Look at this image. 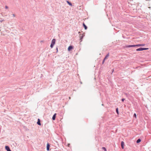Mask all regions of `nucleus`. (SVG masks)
I'll use <instances>...</instances> for the list:
<instances>
[{"label": "nucleus", "mask_w": 151, "mask_h": 151, "mask_svg": "<svg viewBox=\"0 0 151 151\" xmlns=\"http://www.w3.org/2000/svg\"><path fill=\"white\" fill-rule=\"evenodd\" d=\"M125 100V99H122V101H124Z\"/></svg>", "instance_id": "nucleus-18"}, {"label": "nucleus", "mask_w": 151, "mask_h": 151, "mask_svg": "<svg viewBox=\"0 0 151 151\" xmlns=\"http://www.w3.org/2000/svg\"><path fill=\"white\" fill-rule=\"evenodd\" d=\"M136 45H129L126 46L125 47H136Z\"/></svg>", "instance_id": "nucleus-3"}, {"label": "nucleus", "mask_w": 151, "mask_h": 151, "mask_svg": "<svg viewBox=\"0 0 151 151\" xmlns=\"http://www.w3.org/2000/svg\"><path fill=\"white\" fill-rule=\"evenodd\" d=\"M83 26L84 27L85 29L86 30L87 29V27L85 25V24L84 23H83Z\"/></svg>", "instance_id": "nucleus-12"}, {"label": "nucleus", "mask_w": 151, "mask_h": 151, "mask_svg": "<svg viewBox=\"0 0 151 151\" xmlns=\"http://www.w3.org/2000/svg\"><path fill=\"white\" fill-rule=\"evenodd\" d=\"M56 114H55L52 116V119L53 120H55V118Z\"/></svg>", "instance_id": "nucleus-10"}, {"label": "nucleus", "mask_w": 151, "mask_h": 151, "mask_svg": "<svg viewBox=\"0 0 151 151\" xmlns=\"http://www.w3.org/2000/svg\"><path fill=\"white\" fill-rule=\"evenodd\" d=\"M105 60H104H104H103V61L102 62V63L103 64L104 63Z\"/></svg>", "instance_id": "nucleus-19"}, {"label": "nucleus", "mask_w": 151, "mask_h": 151, "mask_svg": "<svg viewBox=\"0 0 151 151\" xmlns=\"http://www.w3.org/2000/svg\"><path fill=\"white\" fill-rule=\"evenodd\" d=\"M55 40L54 39H53L51 42V43L50 45V47L51 48H52L54 46V45H55Z\"/></svg>", "instance_id": "nucleus-1"}, {"label": "nucleus", "mask_w": 151, "mask_h": 151, "mask_svg": "<svg viewBox=\"0 0 151 151\" xmlns=\"http://www.w3.org/2000/svg\"><path fill=\"white\" fill-rule=\"evenodd\" d=\"M5 8L6 9H8V7L7 6H5Z\"/></svg>", "instance_id": "nucleus-20"}, {"label": "nucleus", "mask_w": 151, "mask_h": 151, "mask_svg": "<svg viewBox=\"0 0 151 151\" xmlns=\"http://www.w3.org/2000/svg\"><path fill=\"white\" fill-rule=\"evenodd\" d=\"M116 111L118 114H119L118 108H117L116 109Z\"/></svg>", "instance_id": "nucleus-16"}, {"label": "nucleus", "mask_w": 151, "mask_h": 151, "mask_svg": "<svg viewBox=\"0 0 151 151\" xmlns=\"http://www.w3.org/2000/svg\"><path fill=\"white\" fill-rule=\"evenodd\" d=\"M134 117L136 118H137L136 114L135 113L134 114Z\"/></svg>", "instance_id": "nucleus-17"}, {"label": "nucleus", "mask_w": 151, "mask_h": 151, "mask_svg": "<svg viewBox=\"0 0 151 151\" xmlns=\"http://www.w3.org/2000/svg\"><path fill=\"white\" fill-rule=\"evenodd\" d=\"M5 149L7 150V151H11L9 147L8 146H6L5 147Z\"/></svg>", "instance_id": "nucleus-5"}, {"label": "nucleus", "mask_w": 151, "mask_h": 151, "mask_svg": "<svg viewBox=\"0 0 151 151\" xmlns=\"http://www.w3.org/2000/svg\"><path fill=\"white\" fill-rule=\"evenodd\" d=\"M121 147L122 149L124 148V142L123 141H122L121 143Z\"/></svg>", "instance_id": "nucleus-6"}, {"label": "nucleus", "mask_w": 151, "mask_h": 151, "mask_svg": "<svg viewBox=\"0 0 151 151\" xmlns=\"http://www.w3.org/2000/svg\"><path fill=\"white\" fill-rule=\"evenodd\" d=\"M13 16H14V17L15 16V15L14 14H13Z\"/></svg>", "instance_id": "nucleus-22"}, {"label": "nucleus", "mask_w": 151, "mask_h": 151, "mask_svg": "<svg viewBox=\"0 0 151 151\" xmlns=\"http://www.w3.org/2000/svg\"><path fill=\"white\" fill-rule=\"evenodd\" d=\"M148 49V48H142L140 47L139 48L136 49V51H142L143 50H147Z\"/></svg>", "instance_id": "nucleus-2"}, {"label": "nucleus", "mask_w": 151, "mask_h": 151, "mask_svg": "<svg viewBox=\"0 0 151 151\" xmlns=\"http://www.w3.org/2000/svg\"><path fill=\"white\" fill-rule=\"evenodd\" d=\"M102 149L104 150V151H107L106 148L105 147H102Z\"/></svg>", "instance_id": "nucleus-15"}, {"label": "nucleus", "mask_w": 151, "mask_h": 151, "mask_svg": "<svg viewBox=\"0 0 151 151\" xmlns=\"http://www.w3.org/2000/svg\"><path fill=\"white\" fill-rule=\"evenodd\" d=\"M50 145L48 143H47V150L48 151L49 150V148H50Z\"/></svg>", "instance_id": "nucleus-8"}, {"label": "nucleus", "mask_w": 151, "mask_h": 151, "mask_svg": "<svg viewBox=\"0 0 151 151\" xmlns=\"http://www.w3.org/2000/svg\"><path fill=\"white\" fill-rule=\"evenodd\" d=\"M69 145H70L69 144H68V146H69Z\"/></svg>", "instance_id": "nucleus-24"}, {"label": "nucleus", "mask_w": 151, "mask_h": 151, "mask_svg": "<svg viewBox=\"0 0 151 151\" xmlns=\"http://www.w3.org/2000/svg\"><path fill=\"white\" fill-rule=\"evenodd\" d=\"M41 42H43V41H41Z\"/></svg>", "instance_id": "nucleus-23"}, {"label": "nucleus", "mask_w": 151, "mask_h": 151, "mask_svg": "<svg viewBox=\"0 0 151 151\" xmlns=\"http://www.w3.org/2000/svg\"><path fill=\"white\" fill-rule=\"evenodd\" d=\"M37 124L40 125H41V123H40V121L39 119H38V121L37 122Z\"/></svg>", "instance_id": "nucleus-9"}, {"label": "nucleus", "mask_w": 151, "mask_h": 151, "mask_svg": "<svg viewBox=\"0 0 151 151\" xmlns=\"http://www.w3.org/2000/svg\"><path fill=\"white\" fill-rule=\"evenodd\" d=\"M67 3L69 4L71 6H72V4H71V3L70 2H69V1H67Z\"/></svg>", "instance_id": "nucleus-13"}, {"label": "nucleus", "mask_w": 151, "mask_h": 151, "mask_svg": "<svg viewBox=\"0 0 151 151\" xmlns=\"http://www.w3.org/2000/svg\"><path fill=\"white\" fill-rule=\"evenodd\" d=\"M57 52H58V48H57Z\"/></svg>", "instance_id": "nucleus-21"}, {"label": "nucleus", "mask_w": 151, "mask_h": 151, "mask_svg": "<svg viewBox=\"0 0 151 151\" xmlns=\"http://www.w3.org/2000/svg\"><path fill=\"white\" fill-rule=\"evenodd\" d=\"M145 45V44H139L136 45L137 47L144 46Z\"/></svg>", "instance_id": "nucleus-7"}, {"label": "nucleus", "mask_w": 151, "mask_h": 151, "mask_svg": "<svg viewBox=\"0 0 151 151\" xmlns=\"http://www.w3.org/2000/svg\"><path fill=\"white\" fill-rule=\"evenodd\" d=\"M109 56V54L108 53L106 55L105 58H104V60H105L106 59H107V58Z\"/></svg>", "instance_id": "nucleus-11"}, {"label": "nucleus", "mask_w": 151, "mask_h": 151, "mask_svg": "<svg viewBox=\"0 0 151 151\" xmlns=\"http://www.w3.org/2000/svg\"><path fill=\"white\" fill-rule=\"evenodd\" d=\"M141 141V140L140 139H138L137 141V143H139Z\"/></svg>", "instance_id": "nucleus-14"}, {"label": "nucleus", "mask_w": 151, "mask_h": 151, "mask_svg": "<svg viewBox=\"0 0 151 151\" xmlns=\"http://www.w3.org/2000/svg\"><path fill=\"white\" fill-rule=\"evenodd\" d=\"M73 48V47L72 46H69L68 48V51H70Z\"/></svg>", "instance_id": "nucleus-4"}]
</instances>
